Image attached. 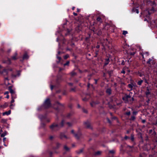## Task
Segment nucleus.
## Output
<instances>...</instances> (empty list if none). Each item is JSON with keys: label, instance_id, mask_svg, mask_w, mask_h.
I'll return each instance as SVG.
<instances>
[{"label": "nucleus", "instance_id": "5", "mask_svg": "<svg viewBox=\"0 0 157 157\" xmlns=\"http://www.w3.org/2000/svg\"><path fill=\"white\" fill-rule=\"evenodd\" d=\"M140 54L142 56L143 59L145 58V57L146 58L147 56H149V53L147 52H145L144 53H140Z\"/></svg>", "mask_w": 157, "mask_h": 157}, {"label": "nucleus", "instance_id": "31", "mask_svg": "<svg viewBox=\"0 0 157 157\" xmlns=\"http://www.w3.org/2000/svg\"><path fill=\"white\" fill-rule=\"evenodd\" d=\"M68 55H66L64 56V58L65 59H66L68 58Z\"/></svg>", "mask_w": 157, "mask_h": 157}, {"label": "nucleus", "instance_id": "7", "mask_svg": "<svg viewBox=\"0 0 157 157\" xmlns=\"http://www.w3.org/2000/svg\"><path fill=\"white\" fill-rule=\"evenodd\" d=\"M8 89L10 92V93L12 95L15 93V91L12 89V87L10 86L8 88Z\"/></svg>", "mask_w": 157, "mask_h": 157}, {"label": "nucleus", "instance_id": "12", "mask_svg": "<svg viewBox=\"0 0 157 157\" xmlns=\"http://www.w3.org/2000/svg\"><path fill=\"white\" fill-rule=\"evenodd\" d=\"M3 63H6L7 64H11V63L10 59H8V60L6 61L3 62Z\"/></svg>", "mask_w": 157, "mask_h": 157}, {"label": "nucleus", "instance_id": "21", "mask_svg": "<svg viewBox=\"0 0 157 157\" xmlns=\"http://www.w3.org/2000/svg\"><path fill=\"white\" fill-rule=\"evenodd\" d=\"M101 152L99 151H98L95 152V155H98L101 154Z\"/></svg>", "mask_w": 157, "mask_h": 157}, {"label": "nucleus", "instance_id": "35", "mask_svg": "<svg viewBox=\"0 0 157 157\" xmlns=\"http://www.w3.org/2000/svg\"><path fill=\"white\" fill-rule=\"evenodd\" d=\"M6 138L5 137H4L3 139V142L4 143H5V141L6 140Z\"/></svg>", "mask_w": 157, "mask_h": 157}, {"label": "nucleus", "instance_id": "11", "mask_svg": "<svg viewBox=\"0 0 157 157\" xmlns=\"http://www.w3.org/2000/svg\"><path fill=\"white\" fill-rule=\"evenodd\" d=\"M132 11L133 12H136L137 13H139L138 9H136L135 8H134L132 9Z\"/></svg>", "mask_w": 157, "mask_h": 157}, {"label": "nucleus", "instance_id": "33", "mask_svg": "<svg viewBox=\"0 0 157 157\" xmlns=\"http://www.w3.org/2000/svg\"><path fill=\"white\" fill-rule=\"evenodd\" d=\"M126 115H129L130 114V111L127 112L126 113Z\"/></svg>", "mask_w": 157, "mask_h": 157}, {"label": "nucleus", "instance_id": "41", "mask_svg": "<svg viewBox=\"0 0 157 157\" xmlns=\"http://www.w3.org/2000/svg\"><path fill=\"white\" fill-rule=\"evenodd\" d=\"M74 15L75 16H76L77 15V14L76 13L74 12L73 13Z\"/></svg>", "mask_w": 157, "mask_h": 157}, {"label": "nucleus", "instance_id": "26", "mask_svg": "<svg viewBox=\"0 0 157 157\" xmlns=\"http://www.w3.org/2000/svg\"><path fill=\"white\" fill-rule=\"evenodd\" d=\"M14 104H11L10 105V108L11 109H13L14 106Z\"/></svg>", "mask_w": 157, "mask_h": 157}, {"label": "nucleus", "instance_id": "10", "mask_svg": "<svg viewBox=\"0 0 157 157\" xmlns=\"http://www.w3.org/2000/svg\"><path fill=\"white\" fill-rule=\"evenodd\" d=\"M71 132L73 134L74 136H75V137L77 138V139H78V135L77 134H75L74 133V130H72L71 131Z\"/></svg>", "mask_w": 157, "mask_h": 157}, {"label": "nucleus", "instance_id": "60", "mask_svg": "<svg viewBox=\"0 0 157 157\" xmlns=\"http://www.w3.org/2000/svg\"><path fill=\"white\" fill-rule=\"evenodd\" d=\"M97 82V80H96L95 83H96Z\"/></svg>", "mask_w": 157, "mask_h": 157}, {"label": "nucleus", "instance_id": "56", "mask_svg": "<svg viewBox=\"0 0 157 157\" xmlns=\"http://www.w3.org/2000/svg\"><path fill=\"white\" fill-rule=\"evenodd\" d=\"M2 147L1 146H0V149Z\"/></svg>", "mask_w": 157, "mask_h": 157}, {"label": "nucleus", "instance_id": "3", "mask_svg": "<svg viewBox=\"0 0 157 157\" xmlns=\"http://www.w3.org/2000/svg\"><path fill=\"white\" fill-rule=\"evenodd\" d=\"M51 104L50 99L47 98L45 100L44 104V106L45 108H48L50 106Z\"/></svg>", "mask_w": 157, "mask_h": 157}, {"label": "nucleus", "instance_id": "54", "mask_svg": "<svg viewBox=\"0 0 157 157\" xmlns=\"http://www.w3.org/2000/svg\"><path fill=\"white\" fill-rule=\"evenodd\" d=\"M78 107H80V105H78Z\"/></svg>", "mask_w": 157, "mask_h": 157}, {"label": "nucleus", "instance_id": "23", "mask_svg": "<svg viewBox=\"0 0 157 157\" xmlns=\"http://www.w3.org/2000/svg\"><path fill=\"white\" fill-rule=\"evenodd\" d=\"M143 81L142 80H140L138 82V84L139 85H141L142 84Z\"/></svg>", "mask_w": 157, "mask_h": 157}, {"label": "nucleus", "instance_id": "28", "mask_svg": "<svg viewBox=\"0 0 157 157\" xmlns=\"http://www.w3.org/2000/svg\"><path fill=\"white\" fill-rule=\"evenodd\" d=\"M57 59H59V61L58 63H59L61 60V58L60 57L58 56L57 55Z\"/></svg>", "mask_w": 157, "mask_h": 157}, {"label": "nucleus", "instance_id": "27", "mask_svg": "<svg viewBox=\"0 0 157 157\" xmlns=\"http://www.w3.org/2000/svg\"><path fill=\"white\" fill-rule=\"evenodd\" d=\"M128 33V32L126 31H124L123 33V34L125 35L126 34Z\"/></svg>", "mask_w": 157, "mask_h": 157}, {"label": "nucleus", "instance_id": "1", "mask_svg": "<svg viewBox=\"0 0 157 157\" xmlns=\"http://www.w3.org/2000/svg\"><path fill=\"white\" fill-rule=\"evenodd\" d=\"M63 121H62L60 125H58L57 124L54 123L50 126V128L52 131L58 130L60 127L63 126Z\"/></svg>", "mask_w": 157, "mask_h": 157}, {"label": "nucleus", "instance_id": "25", "mask_svg": "<svg viewBox=\"0 0 157 157\" xmlns=\"http://www.w3.org/2000/svg\"><path fill=\"white\" fill-rule=\"evenodd\" d=\"M109 152L112 154H113L115 153V151L114 150H110L109 151Z\"/></svg>", "mask_w": 157, "mask_h": 157}, {"label": "nucleus", "instance_id": "9", "mask_svg": "<svg viewBox=\"0 0 157 157\" xmlns=\"http://www.w3.org/2000/svg\"><path fill=\"white\" fill-rule=\"evenodd\" d=\"M11 111L10 110H9L8 111L5 112L3 113V115L4 116L6 115H8L11 113Z\"/></svg>", "mask_w": 157, "mask_h": 157}, {"label": "nucleus", "instance_id": "43", "mask_svg": "<svg viewBox=\"0 0 157 157\" xmlns=\"http://www.w3.org/2000/svg\"><path fill=\"white\" fill-rule=\"evenodd\" d=\"M129 138V137L127 136H125V137H124V138L125 139H128V138Z\"/></svg>", "mask_w": 157, "mask_h": 157}, {"label": "nucleus", "instance_id": "48", "mask_svg": "<svg viewBox=\"0 0 157 157\" xmlns=\"http://www.w3.org/2000/svg\"><path fill=\"white\" fill-rule=\"evenodd\" d=\"M4 146H5V147H7V145H6V144H5V143H4Z\"/></svg>", "mask_w": 157, "mask_h": 157}, {"label": "nucleus", "instance_id": "40", "mask_svg": "<svg viewBox=\"0 0 157 157\" xmlns=\"http://www.w3.org/2000/svg\"><path fill=\"white\" fill-rule=\"evenodd\" d=\"M53 136H51L49 137V139L50 140H52L53 139Z\"/></svg>", "mask_w": 157, "mask_h": 157}, {"label": "nucleus", "instance_id": "20", "mask_svg": "<svg viewBox=\"0 0 157 157\" xmlns=\"http://www.w3.org/2000/svg\"><path fill=\"white\" fill-rule=\"evenodd\" d=\"M106 92L108 94H110L111 93V90L110 89H108L106 91Z\"/></svg>", "mask_w": 157, "mask_h": 157}, {"label": "nucleus", "instance_id": "58", "mask_svg": "<svg viewBox=\"0 0 157 157\" xmlns=\"http://www.w3.org/2000/svg\"><path fill=\"white\" fill-rule=\"evenodd\" d=\"M114 118V119H116V117H114V118Z\"/></svg>", "mask_w": 157, "mask_h": 157}, {"label": "nucleus", "instance_id": "57", "mask_svg": "<svg viewBox=\"0 0 157 157\" xmlns=\"http://www.w3.org/2000/svg\"><path fill=\"white\" fill-rule=\"evenodd\" d=\"M89 85H90V84H88V86L89 87Z\"/></svg>", "mask_w": 157, "mask_h": 157}, {"label": "nucleus", "instance_id": "39", "mask_svg": "<svg viewBox=\"0 0 157 157\" xmlns=\"http://www.w3.org/2000/svg\"><path fill=\"white\" fill-rule=\"evenodd\" d=\"M107 121H108V122L109 123H111V122H110V120H109V119L107 118Z\"/></svg>", "mask_w": 157, "mask_h": 157}, {"label": "nucleus", "instance_id": "30", "mask_svg": "<svg viewBox=\"0 0 157 157\" xmlns=\"http://www.w3.org/2000/svg\"><path fill=\"white\" fill-rule=\"evenodd\" d=\"M135 119V117L134 116H132L131 117V120H134Z\"/></svg>", "mask_w": 157, "mask_h": 157}, {"label": "nucleus", "instance_id": "22", "mask_svg": "<svg viewBox=\"0 0 157 157\" xmlns=\"http://www.w3.org/2000/svg\"><path fill=\"white\" fill-rule=\"evenodd\" d=\"M64 148L66 151H69V148L66 146H64Z\"/></svg>", "mask_w": 157, "mask_h": 157}, {"label": "nucleus", "instance_id": "64", "mask_svg": "<svg viewBox=\"0 0 157 157\" xmlns=\"http://www.w3.org/2000/svg\"><path fill=\"white\" fill-rule=\"evenodd\" d=\"M38 110H40V109L39 108H38Z\"/></svg>", "mask_w": 157, "mask_h": 157}, {"label": "nucleus", "instance_id": "59", "mask_svg": "<svg viewBox=\"0 0 157 157\" xmlns=\"http://www.w3.org/2000/svg\"><path fill=\"white\" fill-rule=\"evenodd\" d=\"M64 136L65 137V138H66V136Z\"/></svg>", "mask_w": 157, "mask_h": 157}, {"label": "nucleus", "instance_id": "19", "mask_svg": "<svg viewBox=\"0 0 157 157\" xmlns=\"http://www.w3.org/2000/svg\"><path fill=\"white\" fill-rule=\"evenodd\" d=\"M97 21H99L101 23L102 22L101 18L100 17H98L97 18Z\"/></svg>", "mask_w": 157, "mask_h": 157}, {"label": "nucleus", "instance_id": "51", "mask_svg": "<svg viewBox=\"0 0 157 157\" xmlns=\"http://www.w3.org/2000/svg\"><path fill=\"white\" fill-rule=\"evenodd\" d=\"M75 7H73L72 8V10H74V9H75Z\"/></svg>", "mask_w": 157, "mask_h": 157}, {"label": "nucleus", "instance_id": "62", "mask_svg": "<svg viewBox=\"0 0 157 157\" xmlns=\"http://www.w3.org/2000/svg\"><path fill=\"white\" fill-rule=\"evenodd\" d=\"M148 14H150V13H149V12H148Z\"/></svg>", "mask_w": 157, "mask_h": 157}, {"label": "nucleus", "instance_id": "34", "mask_svg": "<svg viewBox=\"0 0 157 157\" xmlns=\"http://www.w3.org/2000/svg\"><path fill=\"white\" fill-rule=\"evenodd\" d=\"M131 139L132 141H133L134 139V138L133 136L132 135L131 136Z\"/></svg>", "mask_w": 157, "mask_h": 157}, {"label": "nucleus", "instance_id": "24", "mask_svg": "<svg viewBox=\"0 0 157 157\" xmlns=\"http://www.w3.org/2000/svg\"><path fill=\"white\" fill-rule=\"evenodd\" d=\"M69 64V61H67L66 63L64 64V66H65L66 65H68Z\"/></svg>", "mask_w": 157, "mask_h": 157}, {"label": "nucleus", "instance_id": "6", "mask_svg": "<svg viewBox=\"0 0 157 157\" xmlns=\"http://www.w3.org/2000/svg\"><path fill=\"white\" fill-rule=\"evenodd\" d=\"M17 52H15L14 54L12 56L11 59L13 60H16L18 59V58L17 56Z\"/></svg>", "mask_w": 157, "mask_h": 157}, {"label": "nucleus", "instance_id": "29", "mask_svg": "<svg viewBox=\"0 0 157 157\" xmlns=\"http://www.w3.org/2000/svg\"><path fill=\"white\" fill-rule=\"evenodd\" d=\"M152 59H149L148 61L147 62V63L148 64H150V62L152 61Z\"/></svg>", "mask_w": 157, "mask_h": 157}, {"label": "nucleus", "instance_id": "63", "mask_svg": "<svg viewBox=\"0 0 157 157\" xmlns=\"http://www.w3.org/2000/svg\"><path fill=\"white\" fill-rule=\"evenodd\" d=\"M146 19H144V21H146Z\"/></svg>", "mask_w": 157, "mask_h": 157}, {"label": "nucleus", "instance_id": "47", "mask_svg": "<svg viewBox=\"0 0 157 157\" xmlns=\"http://www.w3.org/2000/svg\"><path fill=\"white\" fill-rule=\"evenodd\" d=\"M51 90H52L53 89V86L52 85L51 86Z\"/></svg>", "mask_w": 157, "mask_h": 157}, {"label": "nucleus", "instance_id": "45", "mask_svg": "<svg viewBox=\"0 0 157 157\" xmlns=\"http://www.w3.org/2000/svg\"><path fill=\"white\" fill-rule=\"evenodd\" d=\"M146 121L145 120H143L142 121V122L143 123H144Z\"/></svg>", "mask_w": 157, "mask_h": 157}, {"label": "nucleus", "instance_id": "49", "mask_svg": "<svg viewBox=\"0 0 157 157\" xmlns=\"http://www.w3.org/2000/svg\"><path fill=\"white\" fill-rule=\"evenodd\" d=\"M79 10H79L78 9H77V11L78 12H79Z\"/></svg>", "mask_w": 157, "mask_h": 157}, {"label": "nucleus", "instance_id": "17", "mask_svg": "<svg viewBox=\"0 0 157 157\" xmlns=\"http://www.w3.org/2000/svg\"><path fill=\"white\" fill-rule=\"evenodd\" d=\"M7 134V132L6 131H5L1 135V137H4V136H6Z\"/></svg>", "mask_w": 157, "mask_h": 157}, {"label": "nucleus", "instance_id": "38", "mask_svg": "<svg viewBox=\"0 0 157 157\" xmlns=\"http://www.w3.org/2000/svg\"><path fill=\"white\" fill-rule=\"evenodd\" d=\"M67 124L69 126H70L71 125V124L70 123V122H67Z\"/></svg>", "mask_w": 157, "mask_h": 157}, {"label": "nucleus", "instance_id": "14", "mask_svg": "<svg viewBox=\"0 0 157 157\" xmlns=\"http://www.w3.org/2000/svg\"><path fill=\"white\" fill-rule=\"evenodd\" d=\"M28 58L29 56L27 54L25 53L24 55L23 56V59H27Z\"/></svg>", "mask_w": 157, "mask_h": 157}, {"label": "nucleus", "instance_id": "2", "mask_svg": "<svg viewBox=\"0 0 157 157\" xmlns=\"http://www.w3.org/2000/svg\"><path fill=\"white\" fill-rule=\"evenodd\" d=\"M12 69L6 70L3 67L0 65V73L2 74L4 76L8 75L9 71H11Z\"/></svg>", "mask_w": 157, "mask_h": 157}, {"label": "nucleus", "instance_id": "53", "mask_svg": "<svg viewBox=\"0 0 157 157\" xmlns=\"http://www.w3.org/2000/svg\"><path fill=\"white\" fill-rule=\"evenodd\" d=\"M5 79H6V80H8V78H7V77H6V78H5Z\"/></svg>", "mask_w": 157, "mask_h": 157}, {"label": "nucleus", "instance_id": "18", "mask_svg": "<svg viewBox=\"0 0 157 157\" xmlns=\"http://www.w3.org/2000/svg\"><path fill=\"white\" fill-rule=\"evenodd\" d=\"M109 59H106V61H105V63L104 65L105 66L107 65L109 63Z\"/></svg>", "mask_w": 157, "mask_h": 157}, {"label": "nucleus", "instance_id": "16", "mask_svg": "<svg viewBox=\"0 0 157 157\" xmlns=\"http://www.w3.org/2000/svg\"><path fill=\"white\" fill-rule=\"evenodd\" d=\"M17 98V95L15 93L11 95V98H13V99H15Z\"/></svg>", "mask_w": 157, "mask_h": 157}, {"label": "nucleus", "instance_id": "36", "mask_svg": "<svg viewBox=\"0 0 157 157\" xmlns=\"http://www.w3.org/2000/svg\"><path fill=\"white\" fill-rule=\"evenodd\" d=\"M71 75H72V76L74 75H75L76 74L74 72H72L71 73Z\"/></svg>", "mask_w": 157, "mask_h": 157}, {"label": "nucleus", "instance_id": "61", "mask_svg": "<svg viewBox=\"0 0 157 157\" xmlns=\"http://www.w3.org/2000/svg\"><path fill=\"white\" fill-rule=\"evenodd\" d=\"M91 106H93V105H92V103H91Z\"/></svg>", "mask_w": 157, "mask_h": 157}, {"label": "nucleus", "instance_id": "15", "mask_svg": "<svg viewBox=\"0 0 157 157\" xmlns=\"http://www.w3.org/2000/svg\"><path fill=\"white\" fill-rule=\"evenodd\" d=\"M134 86V85L133 84H130L128 85V87L130 88L131 90H132V87Z\"/></svg>", "mask_w": 157, "mask_h": 157}, {"label": "nucleus", "instance_id": "37", "mask_svg": "<svg viewBox=\"0 0 157 157\" xmlns=\"http://www.w3.org/2000/svg\"><path fill=\"white\" fill-rule=\"evenodd\" d=\"M9 94V92H8V91H6V92H5L4 93V94H5H5H7H7Z\"/></svg>", "mask_w": 157, "mask_h": 157}, {"label": "nucleus", "instance_id": "32", "mask_svg": "<svg viewBox=\"0 0 157 157\" xmlns=\"http://www.w3.org/2000/svg\"><path fill=\"white\" fill-rule=\"evenodd\" d=\"M14 99H15L12 98V100L10 102L11 104H12V103L14 102Z\"/></svg>", "mask_w": 157, "mask_h": 157}, {"label": "nucleus", "instance_id": "8", "mask_svg": "<svg viewBox=\"0 0 157 157\" xmlns=\"http://www.w3.org/2000/svg\"><path fill=\"white\" fill-rule=\"evenodd\" d=\"M145 94L147 96H148L150 94V89L148 87H147V91L146 92Z\"/></svg>", "mask_w": 157, "mask_h": 157}, {"label": "nucleus", "instance_id": "52", "mask_svg": "<svg viewBox=\"0 0 157 157\" xmlns=\"http://www.w3.org/2000/svg\"><path fill=\"white\" fill-rule=\"evenodd\" d=\"M60 53V52H58V54H59Z\"/></svg>", "mask_w": 157, "mask_h": 157}, {"label": "nucleus", "instance_id": "44", "mask_svg": "<svg viewBox=\"0 0 157 157\" xmlns=\"http://www.w3.org/2000/svg\"><path fill=\"white\" fill-rule=\"evenodd\" d=\"M6 98H9V96L8 95V94L7 95V96H6Z\"/></svg>", "mask_w": 157, "mask_h": 157}, {"label": "nucleus", "instance_id": "13", "mask_svg": "<svg viewBox=\"0 0 157 157\" xmlns=\"http://www.w3.org/2000/svg\"><path fill=\"white\" fill-rule=\"evenodd\" d=\"M8 106V104L7 103H5L4 105L0 106L1 108H5Z\"/></svg>", "mask_w": 157, "mask_h": 157}, {"label": "nucleus", "instance_id": "46", "mask_svg": "<svg viewBox=\"0 0 157 157\" xmlns=\"http://www.w3.org/2000/svg\"><path fill=\"white\" fill-rule=\"evenodd\" d=\"M137 113L136 112H133V114H136Z\"/></svg>", "mask_w": 157, "mask_h": 157}, {"label": "nucleus", "instance_id": "42", "mask_svg": "<svg viewBox=\"0 0 157 157\" xmlns=\"http://www.w3.org/2000/svg\"><path fill=\"white\" fill-rule=\"evenodd\" d=\"M121 72L122 73H123V74H125V71H124V70H123Z\"/></svg>", "mask_w": 157, "mask_h": 157}, {"label": "nucleus", "instance_id": "50", "mask_svg": "<svg viewBox=\"0 0 157 157\" xmlns=\"http://www.w3.org/2000/svg\"><path fill=\"white\" fill-rule=\"evenodd\" d=\"M96 47H97V48H99V45H98V46H97Z\"/></svg>", "mask_w": 157, "mask_h": 157}, {"label": "nucleus", "instance_id": "4", "mask_svg": "<svg viewBox=\"0 0 157 157\" xmlns=\"http://www.w3.org/2000/svg\"><path fill=\"white\" fill-rule=\"evenodd\" d=\"M125 98L127 99V101L128 102H129L130 103L132 102L134 100L133 98V97L131 98L129 95L127 96Z\"/></svg>", "mask_w": 157, "mask_h": 157}, {"label": "nucleus", "instance_id": "55", "mask_svg": "<svg viewBox=\"0 0 157 157\" xmlns=\"http://www.w3.org/2000/svg\"><path fill=\"white\" fill-rule=\"evenodd\" d=\"M57 41H58V38H57Z\"/></svg>", "mask_w": 157, "mask_h": 157}]
</instances>
